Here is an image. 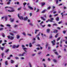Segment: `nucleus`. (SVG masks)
Segmentation results:
<instances>
[{
  "mask_svg": "<svg viewBox=\"0 0 67 67\" xmlns=\"http://www.w3.org/2000/svg\"><path fill=\"white\" fill-rule=\"evenodd\" d=\"M22 47H23V49L24 50V51L25 52H27V51L26 50H27V48L25 47V46L23 45H22L21 46Z\"/></svg>",
  "mask_w": 67,
  "mask_h": 67,
  "instance_id": "f257e3e1",
  "label": "nucleus"
},
{
  "mask_svg": "<svg viewBox=\"0 0 67 67\" xmlns=\"http://www.w3.org/2000/svg\"><path fill=\"white\" fill-rule=\"evenodd\" d=\"M18 17L19 18V19H20V20H23V16H20V14H18Z\"/></svg>",
  "mask_w": 67,
  "mask_h": 67,
  "instance_id": "f03ea898",
  "label": "nucleus"
},
{
  "mask_svg": "<svg viewBox=\"0 0 67 67\" xmlns=\"http://www.w3.org/2000/svg\"><path fill=\"white\" fill-rule=\"evenodd\" d=\"M8 39H10L11 40H12L14 39V37L12 36H8Z\"/></svg>",
  "mask_w": 67,
  "mask_h": 67,
  "instance_id": "7ed1b4c3",
  "label": "nucleus"
},
{
  "mask_svg": "<svg viewBox=\"0 0 67 67\" xmlns=\"http://www.w3.org/2000/svg\"><path fill=\"white\" fill-rule=\"evenodd\" d=\"M53 41H52L51 42L52 43L53 45H55V40H53Z\"/></svg>",
  "mask_w": 67,
  "mask_h": 67,
  "instance_id": "20e7f679",
  "label": "nucleus"
},
{
  "mask_svg": "<svg viewBox=\"0 0 67 67\" xmlns=\"http://www.w3.org/2000/svg\"><path fill=\"white\" fill-rule=\"evenodd\" d=\"M9 8L11 9L12 10L10 11V12H14L15 11V10L14 9H13V8L9 7Z\"/></svg>",
  "mask_w": 67,
  "mask_h": 67,
  "instance_id": "39448f33",
  "label": "nucleus"
},
{
  "mask_svg": "<svg viewBox=\"0 0 67 67\" xmlns=\"http://www.w3.org/2000/svg\"><path fill=\"white\" fill-rule=\"evenodd\" d=\"M41 5L42 7L44 6L45 5V2H41Z\"/></svg>",
  "mask_w": 67,
  "mask_h": 67,
  "instance_id": "423d86ee",
  "label": "nucleus"
},
{
  "mask_svg": "<svg viewBox=\"0 0 67 67\" xmlns=\"http://www.w3.org/2000/svg\"><path fill=\"white\" fill-rule=\"evenodd\" d=\"M27 19H28V18H27V16H26L24 18L23 20L24 21H27Z\"/></svg>",
  "mask_w": 67,
  "mask_h": 67,
  "instance_id": "0eeeda50",
  "label": "nucleus"
},
{
  "mask_svg": "<svg viewBox=\"0 0 67 67\" xmlns=\"http://www.w3.org/2000/svg\"><path fill=\"white\" fill-rule=\"evenodd\" d=\"M56 20L57 21H59V18L58 17H57L56 18Z\"/></svg>",
  "mask_w": 67,
  "mask_h": 67,
  "instance_id": "6e6552de",
  "label": "nucleus"
},
{
  "mask_svg": "<svg viewBox=\"0 0 67 67\" xmlns=\"http://www.w3.org/2000/svg\"><path fill=\"white\" fill-rule=\"evenodd\" d=\"M50 32V29H47V33H49Z\"/></svg>",
  "mask_w": 67,
  "mask_h": 67,
  "instance_id": "1a4fd4ad",
  "label": "nucleus"
},
{
  "mask_svg": "<svg viewBox=\"0 0 67 67\" xmlns=\"http://www.w3.org/2000/svg\"><path fill=\"white\" fill-rule=\"evenodd\" d=\"M40 18L41 20H43V21H45L46 20V19L43 17H41Z\"/></svg>",
  "mask_w": 67,
  "mask_h": 67,
  "instance_id": "9d476101",
  "label": "nucleus"
},
{
  "mask_svg": "<svg viewBox=\"0 0 67 67\" xmlns=\"http://www.w3.org/2000/svg\"><path fill=\"white\" fill-rule=\"evenodd\" d=\"M46 11H47V10L46 9H44L43 11H42V12L41 13H45V12H46Z\"/></svg>",
  "mask_w": 67,
  "mask_h": 67,
  "instance_id": "9b49d317",
  "label": "nucleus"
},
{
  "mask_svg": "<svg viewBox=\"0 0 67 67\" xmlns=\"http://www.w3.org/2000/svg\"><path fill=\"white\" fill-rule=\"evenodd\" d=\"M28 8H29V9H30V10H33V8L31 7V6H28Z\"/></svg>",
  "mask_w": 67,
  "mask_h": 67,
  "instance_id": "f8f14e48",
  "label": "nucleus"
},
{
  "mask_svg": "<svg viewBox=\"0 0 67 67\" xmlns=\"http://www.w3.org/2000/svg\"><path fill=\"white\" fill-rule=\"evenodd\" d=\"M4 19L6 20L5 21H7V19H8V17L6 16H4Z\"/></svg>",
  "mask_w": 67,
  "mask_h": 67,
  "instance_id": "ddd939ff",
  "label": "nucleus"
},
{
  "mask_svg": "<svg viewBox=\"0 0 67 67\" xmlns=\"http://www.w3.org/2000/svg\"><path fill=\"white\" fill-rule=\"evenodd\" d=\"M10 22H12L14 21V19H12V18H11L10 19Z\"/></svg>",
  "mask_w": 67,
  "mask_h": 67,
  "instance_id": "4468645a",
  "label": "nucleus"
},
{
  "mask_svg": "<svg viewBox=\"0 0 67 67\" xmlns=\"http://www.w3.org/2000/svg\"><path fill=\"white\" fill-rule=\"evenodd\" d=\"M5 65H8V61H6L5 62Z\"/></svg>",
  "mask_w": 67,
  "mask_h": 67,
  "instance_id": "2eb2a0df",
  "label": "nucleus"
},
{
  "mask_svg": "<svg viewBox=\"0 0 67 67\" xmlns=\"http://www.w3.org/2000/svg\"><path fill=\"white\" fill-rule=\"evenodd\" d=\"M11 2V0H9V2H8L7 3V4H10V2Z\"/></svg>",
  "mask_w": 67,
  "mask_h": 67,
  "instance_id": "dca6fc26",
  "label": "nucleus"
},
{
  "mask_svg": "<svg viewBox=\"0 0 67 67\" xmlns=\"http://www.w3.org/2000/svg\"><path fill=\"white\" fill-rule=\"evenodd\" d=\"M29 46L30 47H32V45L31 43H30Z\"/></svg>",
  "mask_w": 67,
  "mask_h": 67,
  "instance_id": "f3484780",
  "label": "nucleus"
},
{
  "mask_svg": "<svg viewBox=\"0 0 67 67\" xmlns=\"http://www.w3.org/2000/svg\"><path fill=\"white\" fill-rule=\"evenodd\" d=\"M46 46H45V47L46 48H47V46L48 45V43L47 42H46Z\"/></svg>",
  "mask_w": 67,
  "mask_h": 67,
  "instance_id": "a211bd4d",
  "label": "nucleus"
},
{
  "mask_svg": "<svg viewBox=\"0 0 67 67\" xmlns=\"http://www.w3.org/2000/svg\"><path fill=\"white\" fill-rule=\"evenodd\" d=\"M58 32V31L57 30H56L55 31H53V33H57Z\"/></svg>",
  "mask_w": 67,
  "mask_h": 67,
  "instance_id": "6ab92c4d",
  "label": "nucleus"
},
{
  "mask_svg": "<svg viewBox=\"0 0 67 67\" xmlns=\"http://www.w3.org/2000/svg\"><path fill=\"white\" fill-rule=\"evenodd\" d=\"M9 49H7L6 50H5V52H6V53H7V52H9Z\"/></svg>",
  "mask_w": 67,
  "mask_h": 67,
  "instance_id": "aec40b11",
  "label": "nucleus"
},
{
  "mask_svg": "<svg viewBox=\"0 0 67 67\" xmlns=\"http://www.w3.org/2000/svg\"><path fill=\"white\" fill-rule=\"evenodd\" d=\"M19 38H20V36H19V35H17V36L16 37V38H17V39H19Z\"/></svg>",
  "mask_w": 67,
  "mask_h": 67,
  "instance_id": "412c9836",
  "label": "nucleus"
},
{
  "mask_svg": "<svg viewBox=\"0 0 67 67\" xmlns=\"http://www.w3.org/2000/svg\"><path fill=\"white\" fill-rule=\"evenodd\" d=\"M54 53H55L56 55H58V53H57V52H54Z\"/></svg>",
  "mask_w": 67,
  "mask_h": 67,
  "instance_id": "4be33fe9",
  "label": "nucleus"
},
{
  "mask_svg": "<svg viewBox=\"0 0 67 67\" xmlns=\"http://www.w3.org/2000/svg\"><path fill=\"white\" fill-rule=\"evenodd\" d=\"M23 4L24 5V7H25V5H26V3L25 2H24V3H23Z\"/></svg>",
  "mask_w": 67,
  "mask_h": 67,
  "instance_id": "5701e85b",
  "label": "nucleus"
},
{
  "mask_svg": "<svg viewBox=\"0 0 67 67\" xmlns=\"http://www.w3.org/2000/svg\"><path fill=\"white\" fill-rule=\"evenodd\" d=\"M39 31L38 30H35V34H36L37 32H38V31Z\"/></svg>",
  "mask_w": 67,
  "mask_h": 67,
  "instance_id": "b1692460",
  "label": "nucleus"
},
{
  "mask_svg": "<svg viewBox=\"0 0 67 67\" xmlns=\"http://www.w3.org/2000/svg\"><path fill=\"white\" fill-rule=\"evenodd\" d=\"M11 60V63L12 64V63H14V61L13 60Z\"/></svg>",
  "mask_w": 67,
  "mask_h": 67,
  "instance_id": "393cba45",
  "label": "nucleus"
},
{
  "mask_svg": "<svg viewBox=\"0 0 67 67\" xmlns=\"http://www.w3.org/2000/svg\"><path fill=\"white\" fill-rule=\"evenodd\" d=\"M6 26H8L9 27H10L11 25L9 24H7L6 25Z\"/></svg>",
  "mask_w": 67,
  "mask_h": 67,
  "instance_id": "a878e982",
  "label": "nucleus"
},
{
  "mask_svg": "<svg viewBox=\"0 0 67 67\" xmlns=\"http://www.w3.org/2000/svg\"><path fill=\"white\" fill-rule=\"evenodd\" d=\"M4 49V48L3 47H1V49L2 50V51H3V49Z\"/></svg>",
  "mask_w": 67,
  "mask_h": 67,
  "instance_id": "bb28decb",
  "label": "nucleus"
},
{
  "mask_svg": "<svg viewBox=\"0 0 67 67\" xmlns=\"http://www.w3.org/2000/svg\"><path fill=\"white\" fill-rule=\"evenodd\" d=\"M15 47H16V46H15V45H14L13 46V48H15Z\"/></svg>",
  "mask_w": 67,
  "mask_h": 67,
  "instance_id": "cd10ccee",
  "label": "nucleus"
},
{
  "mask_svg": "<svg viewBox=\"0 0 67 67\" xmlns=\"http://www.w3.org/2000/svg\"><path fill=\"white\" fill-rule=\"evenodd\" d=\"M2 36L3 37H5V35H4V34L3 33L2 34Z\"/></svg>",
  "mask_w": 67,
  "mask_h": 67,
  "instance_id": "c85d7f7f",
  "label": "nucleus"
},
{
  "mask_svg": "<svg viewBox=\"0 0 67 67\" xmlns=\"http://www.w3.org/2000/svg\"><path fill=\"white\" fill-rule=\"evenodd\" d=\"M60 37L58 38L57 40V41H59V40H60Z\"/></svg>",
  "mask_w": 67,
  "mask_h": 67,
  "instance_id": "c756f323",
  "label": "nucleus"
},
{
  "mask_svg": "<svg viewBox=\"0 0 67 67\" xmlns=\"http://www.w3.org/2000/svg\"><path fill=\"white\" fill-rule=\"evenodd\" d=\"M18 26V25L15 24V25L14 26V27L15 28L17 27V26Z\"/></svg>",
  "mask_w": 67,
  "mask_h": 67,
  "instance_id": "7c9ffc66",
  "label": "nucleus"
},
{
  "mask_svg": "<svg viewBox=\"0 0 67 67\" xmlns=\"http://www.w3.org/2000/svg\"><path fill=\"white\" fill-rule=\"evenodd\" d=\"M51 7L50 6H49L47 8V9L48 10H50V9H51Z\"/></svg>",
  "mask_w": 67,
  "mask_h": 67,
  "instance_id": "2f4dec72",
  "label": "nucleus"
},
{
  "mask_svg": "<svg viewBox=\"0 0 67 67\" xmlns=\"http://www.w3.org/2000/svg\"><path fill=\"white\" fill-rule=\"evenodd\" d=\"M58 36V34H57L55 36V38H57Z\"/></svg>",
  "mask_w": 67,
  "mask_h": 67,
  "instance_id": "473e14b6",
  "label": "nucleus"
},
{
  "mask_svg": "<svg viewBox=\"0 0 67 67\" xmlns=\"http://www.w3.org/2000/svg\"><path fill=\"white\" fill-rule=\"evenodd\" d=\"M56 4H57L58 3V0H55Z\"/></svg>",
  "mask_w": 67,
  "mask_h": 67,
  "instance_id": "72a5a7b5",
  "label": "nucleus"
},
{
  "mask_svg": "<svg viewBox=\"0 0 67 67\" xmlns=\"http://www.w3.org/2000/svg\"><path fill=\"white\" fill-rule=\"evenodd\" d=\"M53 26H57V24H54L53 25Z\"/></svg>",
  "mask_w": 67,
  "mask_h": 67,
  "instance_id": "f704fd0d",
  "label": "nucleus"
},
{
  "mask_svg": "<svg viewBox=\"0 0 67 67\" xmlns=\"http://www.w3.org/2000/svg\"><path fill=\"white\" fill-rule=\"evenodd\" d=\"M4 55V53H3L2 54V58H3V55Z\"/></svg>",
  "mask_w": 67,
  "mask_h": 67,
  "instance_id": "c9c22d12",
  "label": "nucleus"
},
{
  "mask_svg": "<svg viewBox=\"0 0 67 67\" xmlns=\"http://www.w3.org/2000/svg\"><path fill=\"white\" fill-rule=\"evenodd\" d=\"M10 35H12V36H14V34L12 33H10Z\"/></svg>",
  "mask_w": 67,
  "mask_h": 67,
  "instance_id": "e433bc0d",
  "label": "nucleus"
},
{
  "mask_svg": "<svg viewBox=\"0 0 67 67\" xmlns=\"http://www.w3.org/2000/svg\"><path fill=\"white\" fill-rule=\"evenodd\" d=\"M22 34L24 35V36H25V35H26V34L25 33V32H24L23 33H22Z\"/></svg>",
  "mask_w": 67,
  "mask_h": 67,
  "instance_id": "4c0bfd02",
  "label": "nucleus"
},
{
  "mask_svg": "<svg viewBox=\"0 0 67 67\" xmlns=\"http://www.w3.org/2000/svg\"><path fill=\"white\" fill-rule=\"evenodd\" d=\"M21 7H20V8H18V10H21Z\"/></svg>",
  "mask_w": 67,
  "mask_h": 67,
  "instance_id": "58836bf2",
  "label": "nucleus"
},
{
  "mask_svg": "<svg viewBox=\"0 0 67 67\" xmlns=\"http://www.w3.org/2000/svg\"><path fill=\"white\" fill-rule=\"evenodd\" d=\"M41 25L42 27H45V26H46L45 25Z\"/></svg>",
  "mask_w": 67,
  "mask_h": 67,
  "instance_id": "ea45409f",
  "label": "nucleus"
},
{
  "mask_svg": "<svg viewBox=\"0 0 67 67\" xmlns=\"http://www.w3.org/2000/svg\"><path fill=\"white\" fill-rule=\"evenodd\" d=\"M49 21V19H48V20L46 21V23H48V22Z\"/></svg>",
  "mask_w": 67,
  "mask_h": 67,
  "instance_id": "a19ab883",
  "label": "nucleus"
},
{
  "mask_svg": "<svg viewBox=\"0 0 67 67\" xmlns=\"http://www.w3.org/2000/svg\"><path fill=\"white\" fill-rule=\"evenodd\" d=\"M5 44H6V43H3L2 44V46H4Z\"/></svg>",
  "mask_w": 67,
  "mask_h": 67,
  "instance_id": "79ce46f5",
  "label": "nucleus"
},
{
  "mask_svg": "<svg viewBox=\"0 0 67 67\" xmlns=\"http://www.w3.org/2000/svg\"><path fill=\"white\" fill-rule=\"evenodd\" d=\"M3 30V28H0V31H2Z\"/></svg>",
  "mask_w": 67,
  "mask_h": 67,
  "instance_id": "37998d69",
  "label": "nucleus"
},
{
  "mask_svg": "<svg viewBox=\"0 0 67 67\" xmlns=\"http://www.w3.org/2000/svg\"><path fill=\"white\" fill-rule=\"evenodd\" d=\"M66 31H63V33H64V34H65V33H66Z\"/></svg>",
  "mask_w": 67,
  "mask_h": 67,
  "instance_id": "c03bdc74",
  "label": "nucleus"
},
{
  "mask_svg": "<svg viewBox=\"0 0 67 67\" xmlns=\"http://www.w3.org/2000/svg\"><path fill=\"white\" fill-rule=\"evenodd\" d=\"M29 24L30 25H31V26H33V24H32V23H30Z\"/></svg>",
  "mask_w": 67,
  "mask_h": 67,
  "instance_id": "a18cd8bd",
  "label": "nucleus"
},
{
  "mask_svg": "<svg viewBox=\"0 0 67 67\" xmlns=\"http://www.w3.org/2000/svg\"><path fill=\"white\" fill-rule=\"evenodd\" d=\"M48 27H51V25L50 24H49L48 25Z\"/></svg>",
  "mask_w": 67,
  "mask_h": 67,
  "instance_id": "49530a36",
  "label": "nucleus"
},
{
  "mask_svg": "<svg viewBox=\"0 0 67 67\" xmlns=\"http://www.w3.org/2000/svg\"><path fill=\"white\" fill-rule=\"evenodd\" d=\"M43 21H41V22L40 23V25H42V23H43Z\"/></svg>",
  "mask_w": 67,
  "mask_h": 67,
  "instance_id": "de8ad7c7",
  "label": "nucleus"
},
{
  "mask_svg": "<svg viewBox=\"0 0 67 67\" xmlns=\"http://www.w3.org/2000/svg\"><path fill=\"white\" fill-rule=\"evenodd\" d=\"M27 35H29V36H31V34H27Z\"/></svg>",
  "mask_w": 67,
  "mask_h": 67,
  "instance_id": "09e8293b",
  "label": "nucleus"
},
{
  "mask_svg": "<svg viewBox=\"0 0 67 67\" xmlns=\"http://www.w3.org/2000/svg\"><path fill=\"white\" fill-rule=\"evenodd\" d=\"M30 15V16H32V14L31 13H30L29 14Z\"/></svg>",
  "mask_w": 67,
  "mask_h": 67,
  "instance_id": "8fccbe9b",
  "label": "nucleus"
},
{
  "mask_svg": "<svg viewBox=\"0 0 67 67\" xmlns=\"http://www.w3.org/2000/svg\"><path fill=\"white\" fill-rule=\"evenodd\" d=\"M36 46H38V47H40V44H38L36 45Z\"/></svg>",
  "mask_w": 67,
  "mask_h": 67,
  "instance_id": "3c124183",
  "label": "nucleus"
},
{
  "mask_svg": "<svg viewBox=\"0 0 67 67\" xmlns=\"http://www.w3.org/2000/svg\"><path fill=\"white\" fill-rule=\"evenodd\" d=\"M15 58L16 59H19V58L18 57H15Z\"/></svg>",
  "mask_w": 67,
  "mask_h": 67,
  "instance_id": "603ef678",
  "label": "nucleus"
},
{
  "mask_svg": "<svg viewBox=\"0 0 67 67\" xmlns=\"http://www.w3.org/2000/svg\"><path fill=\"white\" fill-rule=\"evenodd\" d=\"M39 10L38 9H37V10L36 12H39Z\"/></svg>",
  "mask_w": 67,
  "mask_h": 67,
  "instance_id": "864d4df0",
  "label": "nucleus"
},
{
  "mask_svg": "<svg viewBox=\"0 0 67 67\" xmlns=\"http://www.w3.org/2000/svg\"><path fill=\"white\" fill-rule=\"evenodd\" d=\"M12 32H13V33H16V32L14 31H12Z\"/></svg>",
  "mask_w": 67,
  "mask_h": 67,
  "instance_id": "5fc2aeb1",
  "label": "nucleus"
},
{
  "mask_svg": "<svg viewBox=\"0 0 67 67\" xmlns=\"http://www.w3.org/2000/svg\"><path fill=\"white\" fill-rule=\"evenodd\" d=\"M53 61H54V62H56V60L55 59H53Z\"/></svg>",
  "mask_w": 67,
  "mask_h": 67,
  "instance_id": "6e6d98bb",
  "label": "nucleus"
},
{
  "mask_svg": "<svg viewBox=\"0 0 67 67\" xmlns=\"http://www.w3.org/2000/svg\"><path fill=\"white\" fill-rule=\"evenodd\" d=\"M42 61V62H45V60L44 59H43Z\"/></svg>",
  "mask_w": 67,
  "mask_h": 67,
  "instance_id": "4d7b16f0",
  "label": "nucleus"
},
{
  "mask_svg": "<svg viewBox=\"0 0 67 67\" xmlns=\"http://www.w3.org/2000/svg\"><path fill=\"white\" fill-rule=\"evenodd\" d=\"M0 26H1V27H4V26H3V25L2 24H1Z\"/></svg>",
  "mask_w": 67,
  "mask_h": 67,
  "instance_id": "13d9d810",
  "label": "nucleus"
},
{
  "mask_svg": "<svg viewBox=\"0 0 67 67\" xmlns=\"http://www.w3.org/2000/svg\"><path fill=\"white\" fill-rule=\"evenodd\" d=\"M62 23V21H60L58 23L59 24H60L61 23Z\"/></svg>",
  "mask_w": 67,
  "mask_h": 67,
  "instance_id": "bf43d9fd",
  "label": "nucleus"
},
{
  "mask_svg": "<svg viewBox=\"0 0 67 67\" xmlns=\"http://www.w3.org/2000/svg\"><path fill=\"white\" fill-rule=\"evenodd\" d=\"M19 47V45H18L16 46V48H18Z\"/></svg>",
  "mask_w": 67,
  "mask_h": 67,
  "instance_id": "052dcab7",
  "label": "nucleus"
},
{
  "mask_svg": "<svg viewBox=\"0 0 67 67\" xmlns=\"http://www.w3.org/2000/svg\"><path fill=\"white\" fill-rule=\"evenodd\" d=\"M61 57L62 56L61 55H59L58 57V58H59L60 57Z\"/></svg>",
  "mask_w": 67,
  "mask_h": 67,
  "instance_id": "680f3d73",
  "label": "nucleus"
},
{
  "mask_svg": "<svg viewBox=\"0 0 67 67\" xmlns=\"http://www.w3.org/2000/svg\"><path fill=\"white\" fill-rule=\"evenodd\" d=\"M48 61H50L51 60V59L49 58H48Z\"/></svg>",
  "mask_w": 67,
  "mask_h": 67,
  "instance_id": "e2e57ef3",
  "label": "nucleus"
},
{
  "mask_svg": "<svg viewBox=\"0 0 67 67\" xmlns=\"http://www.w3.org/2000/svg\"><path fill=\"white\" fill-rule=\"evenodd\" d=\"M48 49H51V47L50 46L48 47Z\"/></svg>",
  "mask_w": 67,
  "mask_h": 67,
  "instance_id": "0e129e2a",
  "label": "nucleus"
},
{
  "mask_svg": "<svg viewBox=\"0 0 67 67\" xmlns=\"http://www.w3.org/2000/svg\"><path fill=\"white\" fill-rule=\"evenodd\" d=\"M9 44H12V42H9L8 43Z\"/></svg>",
  "mask_w": 67,
  "mask_h": 67,
  "instance_id": "69168bd1",
  "label": "nucleus"
},
{
  "mask_svg": "<svg viewBox=\"0 0 67 67\" xmlns=\"http://www.w3.org/2000/svg\"><path fill=\"white\" fill-rule=\"evenodd\" d=\"M37 39L38 40H40V38L39 37H37Z\"/></svg>",
  "mask_w": 67,
  "mask_h": 67,
  "instance_id": "338daca9",
  "label": "nucleus"
},
{
  "mask_svg": "<svg viewBox=\"0 0 67 67\" xmlns=\"http://www.w3.org/2000/svg\"><path fill=\"white\" fill-rule=\"evenodd\" d=\"M49 37L50 38H52L53 37V36H50Z\"/></svg>",
  "mask_w": 67,
  "mask_h": 67,
  "instance_id": "774afa93",
  "label": "nucleus"
}]
</instances>
